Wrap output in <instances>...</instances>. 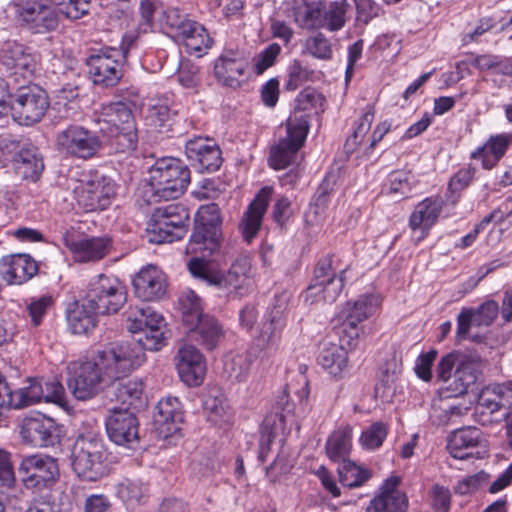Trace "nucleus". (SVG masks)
<instances>
[{
	"mask_svg": "<svg viewBox=\"0 0 512 512\" xmlns=\"http://www.w3.org/2000/svg\"><path fill=\"white\" fill-rule=\"evenodd\" d=\"M146 360L137 346L112 343L98 350L91 358L69 365L68 388L78 400H88L114 381L126 377Z\"/></svg>",
	"mask_w": 512,
	"mask_h": 512,
	"instance_id": "1",
	"label": "nucleus"
},
{
	"mask_svg": "<svg viewBox=\"0 0 512 512\" xmlns=\"http://www.w3.org/2000/svg\"><path fill=\"white\" fill-rule=\"evenodd\" d=\"M100 130L110 138L116 152L130 153L138 144L137 128L132 110L123 102L101 105L97 112Z\"/></svg>",
	"mask_w": 512,
	"mask_h": 512,
	"instance_id": "2",
	"label": "nucleus"
},
{
	"mask_svg": "<svg viewBox=\"0 0 512 512\" xmlns=\"http://www.w3.org/2000/svg\"><path fill=\"white\" fill-rule=\"evenodd\" d=\"M108 453L102 439L80 435L73 443L70 461L73 472L84 481L94 482L107 475Z\"/></svg>",
	"mask_w": 512,
	"mask_h": 512,
	"instance_id": "3",
	"label": "nucleus"
},
{
	"mask_svg": "<svg viewBox=\"0 0 512 512\" xmlns=\"http://www.w3.org/2000/svg\"><path fill=\"white\" fill-rule=\"evenodd\" d=\"M126 314V327L135 335V343L128 344L137 346L143 353L144 350L158 351L165 345V320L151 306L130 307Z\"/></svg>",
	"mask_w": 512,
	"mask_h": 512,
	"instance_id": "4",
	"label": "nucleus"
},
{
	"mask_svg": "<svg viewBox=\"0 0 512 512\" xmlns=\"http://www.w3.org/2000/svg\"><path fill=\"white\" fill-rule=\"evenodd\" d=\"M190 178V170L183 161L164 157L151 167L149 184L155 196L163 200H172L185 192Z\"/></svg>",
	"mask_w": 512,
	"mask_h": 512,
	"instance_id": "5",
	"label": "nucleus"
},
{
	"mask_svg": "<svg viewBox=\"0 0 512 512\" xmlns=\"http://www.w3.org/2000/svg\"><path fill=\"white\" fill-rule=\"evenodd\" d=\"M14 18L31 34H47L59 26V13L52 0H12Z\"/></svg>",
	"mask_w": 512,
	"mask_h": 512,
	"instance_id": "6",
	"label": "nucleus"
},
{
	"mask_svg": "<svg viewBox=\"0 0 512 512\" xmlns=\"http://www.w3.org/2000/svg\"><path fill=\"white\" fill-rule=\"evenodd\" d=\"M189 212L180 204L171 203L153 212L147 227L151 243H171L182 239L188 227Z\"/></svg>",
	"mask_w": 512,
	"mask_h": 512,
	"instance_id": "7",
	"label": "nucleus"
},
{
	"mask_svg": "<svg viewBox=\"0 0 512 512\" xmlns=\"http://www.w3.org/2000/svg\"><path fill=\"white\" fill-rule=\"evenodd\" d=\"M220 216L217 205L202 206L198 213L194 231L186 247L187 254L207 258L220 246Z\"/></svg>",
	"mask_w": 512,
	"mask_h": 512,
	"instance_id": "8",
	"label": "nucleus"
},
{
	"mask_svg": "<svg viewBox=\"0 0 512 512\" xmlns=\"http://www.w3.org/2000/svg\"><path fill=\"white\" fill-rule=\"evenodd\" d=\"M18 471L25 488L34 492L50 490L60 479L58 460L47 454L25 456Z\"/></svg>",
	"mask_w": 512,
	"mask_h": 512,
	"instance_id": "9",
	"label": "nucleus"
},
{
	"mask_svg": "<svg viewBox=\"0 0 512 512\" xmlns=\"http://www.w3.org/2000/svg\"><path fill=\"white\" fill-rule=\"evenodd\" d=\"M84 299L98 314H112L125 304L126 292L117 278L99 275L90 282Z\"/></svg>",
	"mask_w": 512,
	"mask_h": 512,
	"instance_id": "10",
	"label": "nucleus"
},
{
	"mask_svg": "<svg viewBox=\"0 0 512 512\" xmlns=\"http://www.w3.org/2000/svg\"><path fill=\"white\" fill-rule=\"evenodd\" d=\"M49 105L44 89L38 85H27L17 89L11 100V111L20 125L30 126L43 118Z\"/></svg>",
	"mask_w": 512,
	"mask_h": 512,
	"instance_id": "11",
	"label": "nucleus"
},
{
	"mask_svg": "<svg viewBox=\"0 0 512 512\" xmlns=\"http://www.w3.org/2000/svg\"><path fill=\"white\" fill-rule=\"evenodd\" d=\"M59 152L67 157L88 160L102 148L99 136L81 125H69L56 136Z\"/></svg>",
	"mask_w": 512,
	"mask_h": 512,
	"instance_id": "12",
	"label": "nucleus"
},
{
	"mask_svg": "<svg viewBox=\"0 0 512 512\" xmlns=\"http://www.w3.org/2000/svg\"><path fill=\"white\" fill-rule=\"evenodd\" d=\"M125 61L123 51L106 47L91 54L86 63L93 83L108 88L116 86L121 80Z\"/></svg>",
	"mask_w": 512,
	"mask_h": 512,
	"instance_id": "13",
	"label": "nucleus"
},
{
	"mask_svg": "<svg viewBox=\"0 0 512 512\" xmlns=\"http://www.w3.org/2000/svg\"><path fill=\"white\" fill-rule=\"evenodd\" d=\"M308 121L304 116H291L286 123L287 135L271 148L269 164L275 170L286 168L303 146L307 133Z\"/></svg>",
	"mask_w": 512,
	"mask_h": 512,
	"instance_id": "14",
	"label": "nucleus"
},
{
	"mask_svg": "<svg viewBox=\"0 0 512 512\" xmlns=\"http://www.w3.org/2000/svg\"><path fill=\"white\" fill-rule=\"evenodd\" d=\"M37 66V56L31 48L15 41H8L0 47V71L15 82L31 78Z\"/></svg>",
	"mask_w": 512,
	"mask_h": 512,
	"instance_id": "15",
	"label": "nucleus"
},
{
	"mask_svg": "<svg viewBox=\"0 0 512 512\" xmlns=\"http://www.w3.org/2000/svg\"><path fill=\"white\" fill-rule=\"evenodd\" d=\"M286 310L287 298L284 296L277 298L275 304L264 316L259 335L254 339L256 347L267 356L279 349L286 326Z\"/></svg>",
	"mask_w": 512,
	"mask_h": 512,
	"instance_id": "16",
	"label": "nucleus"
},
{
	"mask_svg": "<svg viewBox=\"0 0 512 512\" xmlns=\"http://www.w3.org/2000/svg\"><path fill=\"white\" fill-rule=\"evenodd\" d=\"M73 192L78 205L86 212L106 209L116 193L114 183L106 177L80 182Z\"/></svg>",
	"mask_w": 512,
	"mask_h": 512,
	"instance_id": "17",
	"label": "nucleus"
},
{
	"mask_svg": "<svg viewBox=\"0 0 512 512\" xmlns=\"http://www.w3.org/2000/svg\"><path fill=\"white\" fill-rule=\"evenodd\" d=\"M20 435L25 443L34 447H50L59 442L60 427L54 419L36 414L23 419Z\"/></svg>",
	"mask_w": 512,
	"mask_h": 512,
	"instance_id": "18",
	"label": "nucleus"
},
{
	"mask_svg": "<svg viewBox=\"0 0 512 512\" xmlns=\"http://www.w3.org/2000/svg\"><path fill=\"white\" fill-rule=\"evenodd\" d=\"M253 269L248 255L238 256L230 265L228 271H220L218 289L227 297H243L250 291Z\"/></svg>",
	"mask_w": 512,
	"mask_h": 512,
	"instance_id": "19",
	"label": "nucleus"
},
{
	"mask_svg": "<svg viewBox=\"0 0 512 512\" xmlns=\"http://www.w3.org/2000/svg\"><path fill=\"white\" fill-rule=\"evenodd\" d=\"M105 426L109 439L116 445L132 447L138 442L139 423L127 408H111Z\"/></svg>",
	"mask_w": 512,
	"mask_h": 512,
	"instance_id": "20",
	"label": "nucleus"
},
{
	"mask_svg": "<svg viewBox=\"0 0 512 512\" xmlns=\"http://www.w3.org/2000/svg\"><path fill=\"white\" fill-rule=\"evenodd\" d=\"M185 154L200 172H215L223 162L219 146L211 139L195 137L185 144Z\"/></svg>",
	"mask_w": 512,
	"mask_h": 512,
	"instance_id": "21",
	"label": "nucleus"
},
{
	"mask_svg": "<svg viewBox=\"0 0 512 512\" xmlns=\"http://www.w3.org/2000/svg\"><path fill=\"white\" fill-rule=\"evenodd\" d=\"M176 368L180 379L188 386H198L206 373L203 355L192 345H183L176 356Z\"/></svg>",
	"mask_w": 512,
	"mask_h": 512,
	"instance_id": "22",
	"label": "nucleus"
},
{
	"mask_svg": "<svg viewBox=\"0 0 512 512\" xmlns=\"http://www.w3.org/2000/svg\"><path fill=\"white\" fill-rule=\"evenodd\" d=\"M273 189L263 187L249 204L241 218L239 229L243 239L250 243L260 230L262 219L267 211Z\"/></svg>",
	"mask_w": 512,
	"mask_h": 512,
	"instance_id": "23",
	"label": "nucleus"
},
{
	"mask_svg": "<svg viewBox=\"0 0 512 512\" xmlns=\"http://www.w3.org/2000/svg\"><path fill=\"white\" fill-rule=\"evenodd\" d=\"M133 287L139 299L145 302L158 300L166 293V277L158 267L148 265L134 277Z\"/></svg>",
	"mask_w": 512,
	"mask_h": 512,
	"instance_id": "24",
	"label": "nucleus"
},
{
	"mask_svg": "<svg viewBox=\"0 0 512 512\" xmlns=\"http://www.w3.org/2000/svg\"><path fill=\"white\" fill-rule=\"evenodd\" d=\"M38 272V265L28 254L4 256L0 261V275L10 285H21Z\"/></svg>",
	"mask_w": 512,
	"mask_h": 512,
	"instance_id": "25",
	"label": "nucleus"
},
{
	"mask_svg": "<svg viewBox=\"0 0 512 512\" xmlns=\"http://www.w3.org/2000/svg\"><path fill=\"white\" fill-rule=\"evenodd\" d=\"M247 67L245 58L239 52L228 51L221 55L214 66L215 76L223 85L238 88Z\"/></svg>",
	"mask_w": 512,
	"mask_h": 512,
	"instance_id": "26",
	"label": "nucleus"
},
{
	"mask_svg": "<svg viewBox=\"0 0 512 512\" xmlns=\"http://www.w3.org/2000/svg\"><path fill=\"white\" fill-rule=\"evenodd\" d=\"M65 245L77 262L98 261L108 254L110 240L105 237H91L79 240L65 239Z\"/></svg>",
	"mask_w": 512,
	"mask_h": 512,
	"instance_id": "27",
	"label": "nucleus"
},
{
	"mask_svg": "<svg viewBox=\"0 0 512 512\" xmlns=\"http://www.w3.org/2000/svg\"><path fill=\"white\" fill-rule=\"evenodd\" d=\"M154 422L165 436L178 430V424L183 421L181 403L176 397L161 399L156 406Z\"/></svg>",
	"mask_w": 512,
	"mask_h": 512,
	"instance_id": "28",
	"label": "nucleus"
},
{
	"mask_svg": "<svg viewBox=\"0 0 512 512\" xmlns=\"http://www.w3.org/2000/svg\"><path fill=\"white\" fill-rule=\"evenodd\" d=\"M324 4V0H294L292 11L295 23L302 29H320L323 26Z\"/></svg>",
	"mask_w": 512,
	"mask_h": 512,
	"instance_id": "29",
	"label": "nucleus"
},
{
	"mask_svg": "<svg viewBox=\"0 0 512 512\" xmlns=\"http://www.w3.org/2000/svg\"><path fill=\"white\" fill-rule=\"evenodd\" d=\"M13 165L18 175L32 181L37 180L44 169L43 158L31 143L17 152L13 157Z\"/></svg>",
	"mask_w": 512,
	"mask_h": 512,
	"instance_id": "30",
	"label": "nucleus"
},
{
	"mask_svg": "<svg viewBox=\"0 0 512 512\" xmlns=\"http://www.w3.org/2000/svg\"><path fill=\"white\" fill-rule=\"evenodd\" d=\"M224 333L222 326L212 316L205 315L189 328V337L204 346L207 350H213L219 344Z\"/></svg>",
	"mask_w": 512,
	"mask_h": 512,
	"instance_id": "31",
	"label": "nucleus"
},
{
	"mask_svg": "<svg viewBox=\"0 0 512 512\" xmlns=\"http://www.w3.org/2000/svg\"><path fill=\"white\" fill-rule=\"evenodd\" d=\"M512 142V134H500L491 136L481 147H478L470 155L472 159H480L485 169H492L504 156L508 146Z\"/></svg>",
	"mask_w": 512,
	"mask_h": 512,
	"instance_id": "32",
	"label": "nucleus"
},
{
	"mask_svg": "<svg viewBox=\"0 0 512 512\" xmlns=\"http://www.w3.org/2000/svg\"><path fill=\"white\" fill-rule=\"evenodd\" d=\"M443 200L440 197H428L418 203L410 215L409 226L412 230H429L437 221L442 208Z\"/></svg>",
	"mask_w": 512,
	"mask_h": 512,
	"instance_id": "33",
	"label": "nucleus"
},
{
	"mask_svg": "<svg viewBox=\"0 0 512 512\" xmlns=\"http://www.w3.org/2000/svg\"><path fill=\"white\" fill-rule=\"evenodd\" d=\"M317 361L330 375L341 378L348 367V353L342 345L324 343Z\"/></svg>",
	"mask_w": 512,
	"mask_h": 512,
	"instance_id": "34",
	"label": "nucleus"
},
{
	"mask_svg": "<svg viewBox=\"0 0 512 512\" xmlns=\"http://www.w3.org/2000/svg\"><path fill=\"white\" fill-rule=\"evenodd\" d=\"M481 431L474 427H467L453 431L447 439V450L455 459H466L470 456L468 449L478 446Z\"/></svg>",
	"mask_w": 512,
	"mask_h": 512,
	"instance_id": "35",
	"label": "nucleus"
},
{
	"mask_svg": "<svg viewBox=\"0 0 512 512\" xmlns=\"http://www.w3.org/2000/svg\"><path fill=\"white\" fill-rule=\"evenodd\" d=\"M353 428L349 424L338 427L329 436L326 443V453L333 461L348 459L352 448Z\"/></svg>",
	"mask_w": 512,
	"mask_h": 512,
	"instance_id": "36",
	"label": "nucleus"
},
{
	"mask_svg": "<svg viewBox=\"0 0 512 512\" xmlns=\"http://www.w3.org/2000/svg\"><path fill=\"white\" fill-rule=\"evenodd\" d=\"M123 378L121 377L109 386L112 394L115 400L121 403L120 408H127L128 410L137 408L141 403L143 384L136 379L123 380Z\"/></svg>",
	"mask_w": 512,
	"mask_h": 512,
	"instance_id": "37",
	"label": "nucleus"
},
{
	"mask_svg": "<svg viewBox=\"0 0 512 512\" xmlns=\"http://www.w3.org/2000/svg\"><path fill=\"white\" fill-rule=\"evenodd\" d=\"M117 495L129 509L144 505L149 498V486L140 479H125L117 486Z\"/></svg>",
	"mask_w": 512,
	"mask_h": 512,
	"instance_id": "38",
	"label": "nucleus"
},
{
	"mask_svg": "<svg viewBox=\"0 0 512 512\" xmlns=\"http://www.w3.org/2000/svg\"><path fill=\"white\" fill-rule=\"evenodd\" d=\"M98 313L90 306L85 299L81 305L76 304L67 314V322L74 334H87L96 326Z\"/></svg>",
	"mask_w": 512,
	"mask_h": 512,
	"instance_id": "39",
	"label": "nucleus"
},
{
	"mask_svg": "<svg viewBox=\"0 0 512 512\" xmlns=\"http://www.w3.org/2000/svg\"><path fill=\"white\" fill-rule=\"evenodd\" d=\"M378 304L376 296L361 295L353 302L348 301L338 314V318L361 323L374 313Z\"/></svg>",
	"mask_w": 512,
	"mask_h": 512,
	"instance_id": "40",
	"label": "nucleus"
},
{
	"mask_svg": "<svg viewBox=\"0 0 512 512\" xmlns=\"http://www.w3.org/2000/svg\"><path fill=\"white\" fill-rule=\"evenodd\" d=\"M408 498L403 492L380 493L368 504L366 512H406Z\"/></svg>",
	"mask_w": 512,
	"mask_h": 512,
	"instance_id": "41",
	"label": "nucleus"
},
{
	"mask_svg": "<svg viewBox=\"0 0 512 512\" xmlns=\"http://www.w3.org/2000/svg\"><path fill=\"white\" fill-rule=\"evenodd\" d=\"M253 363V358L248 351L232 352L225 357L224 367L229 378L236 381H244Z\"/></svg>",
	"mask_w": 512,
	"mask_h": 512,
	"instance_id": "42",
	"label": "nucleus"
},
{
	"mask_svg": "<svg viewBox=\"0 0 512 512\" xmlns=\"http://www.w3.org/2000/svg\"><path fill=\"white\" fill-rule=\"evenodd\" d=\"M337 471L342 485L349 488L363 485L371 476L367 469L358 466L349 459L342 461Z\"/></svg>",
	"mask_w": 512,
	"mask_h": 512,
	"instance_id": "43",
	"label": "nucleus"
},
{
	"mask_svg": "<svg viewBox=\"0 0 512 512\" xmlns=\"http://www.w3.org/2000/svg\"><path fill=\"white\" fill-rule=\"evenodd\" d=\"M277 415H267L261 425V435L259 440L258 458L264 462L270 451V444L273 442L279 431L283 430V418H280L279 424L276 423Z\"/></svg>",
	"mask_w": 512,
	"mask_h": 512,
	"instance_id": "44",
	"label": "nucleus"
},
{
	"mask_svg": "<svg viewBox=\"0 0 512 512\" xmlns=\"http://www.w3.org/2000/svg\"><path fill=\"white\" fill-rule=\"evenodd\" d=\"M349 4L346 0L331 2L327 7L324 4L322 10L323 26L320 28H327L330 31L340 30L346 23V13Z\"/></svg>",
	"mask_w": 512,
	"mask_h": 512,
	"instance_id": "45",
	"label": "nucleus"
},
{
	"mask_svg": "<svg viewBox=\"0 0 512 512\" xmlns=\"http://www.w3.org/2000/svg\"><path fill=\"white\" fill-rule=\"evenodd\" d=\"M182 320L188 326H193L205 315L202 313V303L199 296L192 290L184 292L179 298Z\"/></svg>",
	"mask_w": 512,
	"mask_h": 512,
	"instance_id": "46",
	"label": "nucleus"
},
{
	"mask_svg": "<svg viewBox=\"0 0 512 512\" xmlns=\"http://www.w3.org/2000/svg\"><path fill=\"white\" fill-rule=\"evenodd\" d=\"M188 270L191 275L208 286L218 288L220 270L212 267L206 258L192 257L188 262Z\"/></svg>",
	"mask_w": 512,
	"mask_h": 512,
	"instance_id": "47",
	"label": "nucleus"
},
{
	"mask_svg": "<svg viewBox=\"0 0 512 512\" xmlns=\"http://www.w3.org/2000/svg\"><path fill=\"white\" fill-rule=\"evenodd\" d=\"M375 110L371 105H367L364 109L363 114L358 120L356 127L353 130V133L347 138L345 142V150L348 153H352L355 151L357 146L364 140L366 134L369 132L371 128V124L374 121Z\"/></svg>",
	"mask_w": 512,
	"mask_h": 512,
	"instance_id": "48",
	"label": "nucleus"
},
{
	"mask_svg": "<svg viewBox=\"0 0 512 512\" xmlns=\"http://www.w3.org/2000/svg\"><path fill=\"white\" fill-rule=\"evenodd\" d=\"M207 418L213 424H221L230 418L229 405L222 395L209 394L204 400Z\"/></svg>",
	"mask_w": 512,
	"mask_h": 512,
	"instance_id": "49",
	"label": "nucleus"
},
{
	"mask_svg": "<svg viewBox=\"0 0 512 512\" xmlns=\"http://www.w3.org/2000/svg\"><path fill=\"white\" fill-rule=\"evenodd\" d=\"M340 270L341 269H339L335 264L333 256H325L321 258L315 267L313 283L308 286L307 292H313L317 289L319 284L326 283L327 281L338 277Z\"/></svg>",
	"mask_w": 512,
	"mask_h": 512,
	"instance_id": "50",
	"label": "nucleus"
},
{
	"mask_svg": "<svg viewBox=\"0 0 512 512\" xmlns=\"http://www.w3.org/2000/svg\"><path fill=\"white\" fill-rule=\"evenodd\" d=\"M388 182L387 193L403 198L412 191L414 176L409 171L396 170L389 174Z\"/></svg>",
	"mask_w": 512,
	"mask_h": 512,
	"instance_id": "51",
	"label": "nucleus"
},
{
	"mask_svg": "<svg viewBox=\"0 0 512 512\" xmlns=\"http://www.w3.org/2000/svg\"><path fill=\"white\" fill-rule=\"evenodd\" d=\"M195 27L196 29H192V32L195 33L193 37H188L187 39L179 42L185 46L189 54H195L197 57H201L211 48L213 40L207 33L204 26Z\"/></svg>",
	"mask_w": 512,
	"mask_h": 512,
	"instance_id": "52",
	"label": "nucleus"
},
{
	"mask_svg": "<svg viewBox=\"0 0 512 512\" xmlns=\"http://www.w3.org/2000/svg\"><path fill=\"white\" fill-rule=\"evenodd\" d=\"M388 434V426L383 422H374L360 436V443L367 450L379 448Z\"/></svg>",
	"mask_w": 512,
	"mask_h": 512,
	"instance_id": "53",
	"label": "nucleus"
},
{
	"mask_svg": "<svg viewBox=\"0 0 512 512\" xmlns=\"http://www.w3.org/2000/svg\"><path fill=\"white\" fill-rule=\"evenodd\" d=\"M307 52L313 57L321 60H330L333 55L332 45L322 33L310 36L305 41Z\"/></svg>",
	"mask_w": 512,
	"mask_h": 512,
	"instance_id": "54",
	"label": "nucleus"
},
{
	"mask_svg": "<svg viewBox=\"0 0 512 512\" xmlns=\"http://www.w3.org/2000/svg\"><path fill=\"white\" fill-rule=\"evenodd\" d=\"M346 269L339 271V276L327 281L326 283L319 284L317 289L313 292H307L309 295H317L322 293L323 300L327 303H333L336 301L344 287V274Z\"/></svg>",
	"mask_w": 512,
	"mask_h": 512,
	"instance_id": "55",
	"label": "nucleus"
},
{
	"mask_svg": "<svg viewBox=\"0 0 512 512\" xmlns=\"http://www.w3.org/2000/svg\"><path fill=\"white\" fill-rule=\"evenodd\" d=\"M281 53V46L277 43H272L257 54L253 59V69L257 75L263 74L267 69L272 67L277 57Z\"/></svg>",
	"mask_w": 512,
	"mask_h": 512,
	"instance_id": "56",
	"label": "nucleus"
},
{
	"mask_svg": "<svg viewBox=\"0 0 512 512\" xmlns=\"http://www.w3.org/2000/svg\"><path fill=\"white\" fill-rule=\"evenodd\" d=\"M453 379L456 384V390L459 393H464L467 389L475 384L477 380L476 371L472 363L461 362L458 364L453 374Z\"/></svg>",
	"mask_w": 512,
	"mask_h": 512,
	"instance_id": "57",
	"label": "nucleus"
},
{
	"mask_svg": "<svg viewBox=\"0 0 512 512\" xmlns=\"http://www.w3.org/2000/svg\"><path fill=\"white\" fill-rule=\"evenodd\" d=\"M476 326H489L500 312L499 305L494 300L485 301L478 308H472Z\"/></svg>",
	"mask_w": 512,
	"mask_h": 512,
	"instance_id": "58",
	"label": "nucleus"
},
{
	"mask_svg": "<svg viewBox=\"0 0 512 512\" xmlns=\"http://www.w3.org/2000/svg\"><path fill=\"white\" fill-rule=\"evenodd\" d=\"M312 75V72L302 65L301 61L293 60L288 68V81L286 88L288 90H296L303 83L308 81Z\"/></svg>",
	"mask_w": 512,
	"mask_h": 512,
	"instance_id": "59",
	"label": "nucleus"
},
{
	"mask_svg": "<svg viewBox=\"0 0 512 512\" xmlns=\"http://www.w3.org/2000/svg\"><path fill=\"white\" fill-rule=\"evenodd\" d=\"M42 394L41 401L52 402L63 405L65 402V389L56 379L52 381H41Z\"/></svg>",
	"mask_w": 512,
	"mask_h": 512,
	"instance_id": "60",
	"label": "nucleus"
},
{
	"mask_svg": "<svg viewBox=\"0 0 512 512\" xmlns=\"http://www.w3.org/2000/svg\"><path fill=\"white\" fill-rule=\"evenodd\" d=\"M52 304L53 299L51 296H41L32 299L28 305V313L34 326H39L42 323L44 315L51 308Z\"/></svg>",
	"mask_w": 512,
	"mask_h": 512,
	"instance_id": "61",
	"label": "nucleus"
},
{
	"mask_svg": "<svg viewBox=\"0 0 512 512\" xmlns=\"http://www.w3.org/2000/svg\"><path fill=\"white\" fill-rule=\"evenodd\" d=\"M148 119L159 132H163L171 125L172 114L168 106L154 105L149 109Z\"/></svg>",
	"mask_w": 512,
	"mask_h": 512,
	"instance_id": "62",
	"label": "nucleus"
},
{
	"mask_svg": "<svg viewBox=\"0 0 512 512\" xmlns=\"http://www.w3.org/2000/svg\"><path fill=\"white\" fill-rule=\"evenodd\" d=\"M90 3L91 0H64L60 11L66 18L77 20L89 12Z\"/></svg>",
	"mask_w": 512,
	"mask_h": 512,
	"instance_id": "63",
	"label": "nucleus"
},
{
	"mask_svg": "<svg viewBox=\"0 0 512 512\" xmlns=\"http://www.w3.org/2000/svg\"><path fill=\"white\" fill-rule=\"evenodd\" d=\"M178 82L185 88L195 87L199 81L198 67L189 60L181 61L177 72Z\"/></svg>",
	"mask_w": 512,
	"mask_h": 512,
	"instance_id": "64",
	"label": "nucleus"
}]
</instances>
